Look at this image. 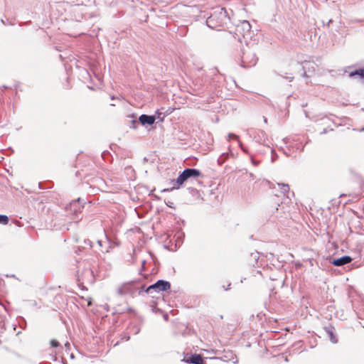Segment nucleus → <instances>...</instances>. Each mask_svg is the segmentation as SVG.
Returning <instances> with one entry per match:
<instances>
[{
    "instance_id": "f257e3e1",
    "label": "nucleus",
    "mask_w": 364,
    "mask_h": 364,
    "mask_svg": "<svg viewBox=\"0 0 364 364\" xmlns=\"http://www.w3.org/2000/svg\"><path fill=\"white\" fill-rule=\"evenodd\" d=\"M228 19L225 8H218L206 20V25L213 29H217L226 23Z\"/></svg>"
},
{
    "instance_id": "f03ea898",
    "label": "nucleus",
    "mask_w": 364,
    "mask_h": 364,
    "mask_svg": "<svg viewBox=\"0 0 364 364\" xmlns=\"http://www.w3.org/2000/svg\"><path fill=\"white\" fill-rule=\"evenodd\" d=\"M251 25L247 21H242L236 26L235 33L238 36H242L244 39H248L252 38V30Z\"/></svg>"
},
{
    "instance_id": "7ed1b4c3",
    "label": "nucleus",
    "mask_w": 364,
    "mask_h": 364,
    "mask_svg": "<svg viewBox=\"0 0 364 364\" xmlns=\"http://www.w3.org/2000/svg\"><path fill=\"white\" fill-rule=\"evenodd\" d=\"M257 58L251 50L244 51L242 55V65L245 68H250L256 65Z\"/></svg>"
},
{
    "instance_id": "20e7f679",
    "label": "nucleus",
    "mask_w": 364,
    "mask_h": 364,
    "mask_svg": "<svg viewBox=\"0 0 364 364\" xmlns=\"http://www.w3.org/2000/svg\"><path fill=\"white\" fill-rule=\"evenodd\" d=\"M170 289V284L168 282H164L163 280H159L155 284L149 286L147 288L148 293L151 292V291L154 290L155 291H164Z\"/></svg>"
},
{
    "instance_id": "39448f33",
    "label": "nucleus",
    "mask_w": 364,
    "mask_h": 364,
    "mask_svg": "<svg viewBox=\"0 0 364 364\" xmlns=\"http://www.w3.org/2000/svg\"><path fill=\"white\" fill-rule=\"evenodd\" d=\"M348 77L364 84V67L350 72Z\"/></svg>"
},
{
    "instance_id": "423d86ee",
    "label": "nucleus",
    "mask_w": 364,
    "mask_h": 364,
    "mask_svg": "<svg viewBox=\"0 0 364 364\" xmlns=\"http://www.w3.org/2000/svg\"><path fill=\"white\" fill-rule=\"evenodd\" d=\"M188 178H188L187 176L184 174H180V176L176 178V180L173 181V187L170 188H166L164 190V191H172L175 189L179 188L181 186H182L183 183H185V181H186Z\"/></svg>"
},
{
    "instance_id": "0eeeda50",
    "label": "nucleus",
    "mask_w": 364,
    "mask_h": 364,
    "mask_svg": "<svg viewBox=\"0 0 364 364\" xmlns=\"http://www.w3.org/2000/svg\"><path fill=\"white\" fill-rule=\"evenodd\" d=\"M302 68L304 70V76L308 77L307 73H314L316 68V64L314 62L305 60L303 63Z\"/></svg>"
},
{
    "instance_id": "6e6552de",
    "label": "nucleus",
    "mask_w": 364,
    "mask_h": 364,
    "mask_svg": "<svg viewBox=\"0 0 364 364\" xmlns=\"http://www.w3.org/2000/svg\"><path fill=\"white\" fill-rule=\"evenodd\" d=\"M352 261V258L349 256H343L338 259H335L332 261V264L334 266H343L345 264H348L350 263Z\"/></svg>"
},
{
    "instance_id": "1a4fd4ad",
    "label": "nucleus",
    "mask_w": 364,
    "mask_h": 364,
    "mask_svg": "<svg viewBox=\"0 0 364 364\" xmlns=\"http://www.w3.org/2000/svg\"><path fill=\"white\" fill-rule=\"evenodd\" d=\"M181 174L184 175L188 178H195L200 176L201 175V173L197 169L187 168L183 171V172L181 173Z\"/></svg>"
},
{
    "instance_id": "9d476101",
    "label": "nucleus",
    "mask_w": 364,
    "mask_h": 364,
    "mask_svg": "<svg viewBox=\"0 0 364 364\" xmlns=\"http://www.w3.org/2000/svg\"><path fill=\"white\" fill-rule=\"evenodd\" d=\"M186 362L188 363L203 364V358L200 355L194 354L186 358Z\"/></svg>"
},
{
    "instance_id": "9b49d317",
    "label": "nucleus",
    "mask_w": 364,
    "mask_h": 364,
    "mask_svg": "<svg viewBox=\"0 0 364 364\" xmlns=\"http://www.w3.org/2000/svg\"><path fill=\"white\" fill-rule=\"evenodd\" d=\"M139 122H141V124H147L151 125L154 124V122H155V117L152 116L141 115V117H139Z\"/></svg>"
},
{
    "instance_id": "f8f14e48",
    "label": "nucleus",
    "mask_w": 364,
    "mask_h": 364,
    "mask_svg": "<svg viewBox=\"0 0 364 364\" xmlns=\"http://www.w3.org/2000/svg\"><path fill=\"white\" fill-rule=\"evenodd\" d=\"M70 210L73 211L74 213L77 214V213H80L82 210V206L77 201H73L70 203Z\"/></svg>"
},
{
    "instance_id": "ddd939ff",
    "label": "nucleus",
    "mask_w": 364,
    "mask_h": 364,
    "mask_svg": "<svg viewBox=\"0 0 364 364\" xmlns=\"http://www.w3.org/2000/svg\"><path fill=\"white\" fill-rule=\"evenodd\" d=\"M280 188H282V193H287L289 191V186L287 184L279 183Z\"/></svg>"
},
{
    "instance_id": "4468645a",
    "label": "nucleus",
    "mask_w": 364,
    "mask_h": 364,
    "mask_svg": "<svg viewBox=\"0 0 364 364\" xmlns=\"http://www.w3.org/2000/svg\"><path fill=\"white\" fill-rule=\"evenodd\" d=\"M9 221L7 215H0V224L7 225Z\"/></svg>"
},
{
    "instance_id": "2eb2a0df",
    "label": "nucleus",
    "mask_w": 364,
    "mask_h": 364,
    "mask_svg": "<svg viewBox=\"0 0 364 364\" xmlns=\"http://www.w3.org/2000/svg\"><path fill=\"white\" fill-rule=\"evenodd\" d=\"M50 346L53 348H57L59 346V343L57 340L53 339L50 341Z\"/></svg>"
},
{
    "instance_id": "dca6fc26",
    "label": "nucleus",
    "mask_w": 364,
    "mask_h": 364,
    "mask_svg": "<svg viewBox=\"0 0 364 364\" xmlns=\"http://www.w3.org/2000/svg\"><path fill=\"white\" fill-rule=\"evenodd\" d=\"M87 306H91V299L88 300Z\"/></svg>"
},
{
    "instance_id": "f3484780",
    "label": "nucleus",
    "mask_w": 364,
    "mask_h": 364,
    "mask_svg": "<svg viewBox=\"0 0 364 364\" xmlns=\"http://www.w3.org/2000/svg\"><path fill=\"white\" fill-rule=\"evenodd\" d=\"M332 21H333V20H332V19H330V20L328 21V26H329V24H330Z\"/></svg>"
},
{
    "instance_id": "a211bd4d",
    "label": "nucleus",
    "mask_w": 364,
    "mask_h": 364,
    "mask_svg": "<svg viewBox=\"0 0 364 364\" xmlns=\"http://www.w3.org/2000/svg\"><path fill=\"white\" fill-rule=\"evenodd\" d=\"M1 21L2 23H4V21L3 19H1Z\"/></svg>"
},
{
    "instance_id": "6ab92c4d",
    "label": "nucleus",
    "mask_w": 364,
    "mask_h": 364,
    "mask_svg": "<svg viewBox=\"0 0 364 364\" xmlns=\"http://www.w3.org/2000/svg\"><path fill=\"white\" fill-rule=\"evenodd\" d=\"M198 71H199V72H202V68H200V69L198 70Z\"/></svg>"
}]
</instances>
